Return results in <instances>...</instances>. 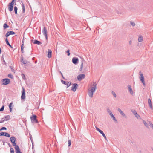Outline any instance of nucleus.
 <instances>
[{"instance_id":"nucleus-1","label":"nucleus","mask_w":153,"mask_h":153,"mask_svg":"<svg viewBox=\"0 0 153 153\" xmlns=\"http://www.w3.org/2000/svg\"><path fill=\"white\" fill-rule=\"evenodd\" d=\"M16 0H12L11 2L8 4V9L9 11L11 12L13 10V6L14 4V2Z\"/></svg>"},{"instance_id":"nucleus-2","label":"nucleus","mask_w":153,"mask_h":153,"mask_svg":"<svg viewBox=\"0 0 153 153\" xmlns=\"http://www.w3.org/2000/svg\"><path fill=\"white\" fill-rule=\"evenodd\" d=\"M37 116L35 115H33L30 117L31 122L32 123H39L37 119Z\"/></svg>"},{"instance_id":"nucleus-3","label":"nucleus","mask_w":153,"mask_h":153,"mask_svg":"<svg viewBox=\"0 0 153 153\" xmlns=\"http://www.w3.org/2000/svg\"><path fill=\"white\" fill-rule=\"evenodd\" d=\"M10 80L8 78H5L1 80V84L6 85L9 84L10 82Z\"/></svg>"},{"instance_id":"nucleus-4","label":"nucleus","mask_w":153,"mask_h":153,"mask_svg":"<svg viewBox=\"0 0 153 153\" xmlns=\"http://www.w3.org/2000/svg\"><path fill=\"white\" fill-rule=\"evenodd\" d=\"M107 110L108 113L110 115L111 117H112L113 118V120L116 123H117V121L115 117H114L111 111L109 109V108H107Z\"/></svg>"},{"instance_id":"nucleus-5","label":"nucleus","mask_w":153,"mask_h":153,"mask_svg":"<svg viewBox=\"0 0 153 153\" xmlns=\"http://www.w3.org/2000/svg\"><path fill=\"white\" fill-rule=\"evenodd\" d=\"M10 140L12 143L13 146L16 145V138L15 137H11L10 138Z\"/></svg>"},{"instance_id":"nucleus-6","label":"nucleus","mask_w":153,"mask_h":153,"mask_svg":"<svg viewBox=\"0 0 153 153\" xmlns=\"http://www.w3.org/2000/svg\"><path fill=\"white\" fill-rule=\"evenodd\" d=\"M25 90L24 88H22V95L21 96V99L22 100H24L25 99Z\"/></svg>"},{"instance_id":"nucleus-7","label":"nucleus","mask_w":153,"mask_h":153,"mask_svg":"<svg viewBox=\"0 0 153 153\" xmlns=\"http://www.w3.org/2000/svg\"><path fill=\"white\" fill-rule=\"evenodd\" d=\"M85 76L84 74H81L77 76V79L79 81H80L85 78Z\"/></svg>"},{"instance_id":"nucleus-8","label":"nucleus","mask_w":153,"mask_h":153,"mask_svg":"<svg viewBox=\"0 0 153 153\" xmlns=\"http://www.w3.org/2000/svg\"><path fill=\"white\" fill-rule=\"evenodd\" d=\"M78 86V84L76 83L73 84L71 88V90L73 91L74 92H75L76 91Z\"/></svg>"},{"instance_id":"nucleus-9","label":"nucleus","mask_w":153,"mask_h":153,"mask_svg":"<svg viewBox=\"0 0 153 153\" xmlns=\"http://www.w3.org/2000/svg\"><path fill=\"white\" fill-rule=\"evenodd\" d=\"M97 88V84L95 82L93 83V85L90 90L95 91Z\"/></svg>"},{"instance_id":"nucleus-10","label":"nucleus","mask_w":153,"mask_h":153,"mask_svg":"<svg viewBox=\"0 0 153 153\" xmlns=\"http://www.w3.org/2000/svg\"><path fill=\"white\" fill-rule=\"evenodd\" d=\"M13 146H15V149L16 153H22L19 146L17 145H16Z\"/></svg>"},{"instance_id":"nucleus-11","label":"nucleus","mask_w":153,"mask_h":153,"mask_svg":"<svg viewBox=\"0 0 153 153\" xmlns=\"http://www.w3.org/2000/svg\"><path fill=\"white\" fill-rule=\"evenodd\" d=\"M72 62L73 64L76 65L78 63V59L77 57H74L72 58Z\"/></svg>"},{"instance_id":"nucleus-12","label":"nucleus","mask_w":153,"mask_h":153,"mask_svg":"<svg viewBox=\"0 0 153 153\" xmlns=\"http://www.w3.org/2000/svg\"><path fill=\"white\" fill-rule=\"evenodd\" d=\"M132 112L133 113V114L137 118V119H140V117L139 115L136 112V111L135 110H131Z\"/></svg>"},{"instance_id":"nucleus-13","label":"nucleus","mask_w":153,"mask_h":153,"mask_svg":"<svg viewBox=\"0 0 153 153\" xmlns=\"http://www.w3.org/2000/svg\"><path fill=\"white\" fill-rule=\"evenodd\" d=\"M95 91H91L89 89L88 90V93L89 96L91 98H92L93 97V94Z\"/></svg>"},{"instance_id":"nucleus-14","label":"nucleus","mask_w":153,"mask_h":153,"mask_svg":"<svg viewBox=\"0 0 153 153\" xmlns=\"http://www.w3.org/2000/svg\"><path fill=\"white\" fill-rule=\"evenodd\" d=\"M33 41H34L33 43L34 44H37L39 45H41L42 44V42H40V41L36 40L35 39L34 40H31V42H32Z\"/></svg>"},{"instance_id":"nucleus-15","label":"nucleus","mask_w":153,"mask_h":153,"mask_svg":"<svg viewBox=\"0 0 153 153\" xmlns=\"http://www.w3.org/2000/svg\"><path fill=\"white\" fill-rule=\"evenodd\" d=\"M139 79L143 83V85L144 86H146V84L144 81V77H139Z\"/></svg>"},{"instance_id":"nucleus-16","label":"nucleus","mask_w":153,"mask_h":153,"mask_svg":"<svg viewBox=\"0 0 153 153\" xmlns=\"http://www.w3.org/2000/svg\"><path fill=\"white\" fill-rule=\"evenodd\" d=\"M1 136H4L8 137H10V134L7 132H1Z\"/></svg>"},{"instance_id":"nucleus-17","label":"nucleus","mask_w":153,"mask_h":153,"mask_svg":"<svg viewBox=\"0 0 153 153\" xmlns=\"http://www.w3.org/2000/svg\"><path fill=\"white\" fill-rule=\"evenodd\" d=\"M128 88L130 93L132 95L133 94V92L131 88V86L130 85H128Z\"/></svg>"},{"instance_id":"nucleus-18","label":"nucleus","mask_w":153,"mask_h":153,"mask_svg":"<svg viewBox=\"0 0 153 153\" xmlns=\"http://www.w3.org/2000/svg\"><path fill=\"white\" fill-rule=\"evenodd\" d=\"M148 103L149 105V107L151 109H153V107L152 106V105L151 102V99L150 98L148 99Z\"/></svg>"},{"instance_id":"nucleus-19","label":"nucleus","mask_w":153,"mask_h":153,"mask_svg":"<svg viewBox=\"0 0 153 153\" xmlns=\"http://www.w3.org/2000/svg\"><path fill=\"white\" fill-rule=\"evenodd\" d=\"M48 53L47 55V57L49 58H50L51 57L52 55V51L51 50L48 49Z\"/></svg>"},{"instance_id":"nucleus-20","label":"nucleus","mask_w":153,"mask_h":153,"mask_svg":"<svg viewBox=\"0 0 153 153\" xmlns=\"http://www.w3.org/2000/svg\"><path fill=\"white\" fill-rule=\"evenodd\" d=\"M118 111L124 117H125V118H126V116L125 114L123 112V111L119 108L117 109Z\"/></svg>"},{"instance_id":"nucleus-21","label":"nucleus","mask_w":153,"mask_h":153,"mask_svg":"<svg viewBox=\"0 0 153 153\" xmlns=\"http://www.w3.org/2000/svg\"><path fill=\"white\" fill-rule=\"evenodd\" d=\"M42 32L44 35L47 34V30L45 27H44Z\"/></svg>"},{"instance_id":"nucleus-22","label":"nucleus","mask_w":153,"mask_h":153,"mask_svg":"<svg viewBox=\"0 0 153 153\" xmlns=\"http://www.w3.org/2000/svg\"><path fill=\"white\" fill-rule=\"evenodd\" d=\"M10 115H7L4 116V120L5 121H8L10 120Z\"/></svg>"},{"instance_id":"nucleus-23","label":"nucleus","mask_w":153,"mask_h":153,"mask_svg":"<svg viewBox=\"0 0 153 153\" xmlns=\"http://www.w3.org/2000/svg\"><path fill=\"white\" fill-rule=\"evenodd\" d=\"M5 42L11 48H13V47L9 43L8 39L7 38H6L5 39Z\"/></svg>"},{"instance_id":"nucleus-24","label":"nucleus","mask_w":153,"mask_h":153,"mask_svg":"<svg viewBox=\"0 0 153 153\" xmlns=\"http://www.w3.org/2000/svg\"><path fill=\"white\" fill-rule=\"evenodd\" d=\"M22 13H24L25 12V8L24 4L22 1Z\"/></svg>"},{"instance_id":"nucleus-25","label":"nucleus","mask_w":153,"mask_h":153,"mask_svg":"<svg viewBox=\"0 0 153 153\" xmlns=\"http://www.w3.org/2000/svg\"><path fill=\"white\" fill-rule=\"evenodd\" d=\"M82 61H81V64L80 65V71H81L83 68V61H84V59L83 58H81Z\"/></svg>"},{"instance_id":"nucleus-26","label":"nucleus","mask_w":153,"mask_h":153,"mask_svg":"<svg viewBox=\"0 0 153 153\" xmlns=\"http://www.w3.org/2000/svg\"><path fill=\"white\" fill-rule=\"evenodd\" d=\"M21 62L24 64H26L27 63V62L25 60H24V58L22 56V54L21 55Z\"/></svg>"},{"instance_id":"nucleus-27","label":"nucleus","mask_w":153,"mask_h":153,"mask_svg":"<svg viewBox=\"0 0 153 153\" xmlns=\"http://www.w3.org/2000/svg\"><path fill=\"white\" fill-rule=\"evenodd\" d=\"M71 84V82L70 81H69L68 83H66L67 86L66 88H68Z\"/></svg>"},{"instance_id":"nucleus-28","label":"nucleus","mask_w":153,"mask_h":153,"mask_svg":"<svg viewBox=\"0 0 153 153\" xmlns=\"http://www.w3.org/2000/svg\"><path fill=\"white\" fill-rule=\"evenodd\" d=\"M14 12L15 13L16 15L18 14L17 13V10H18V8L16 6H15L14 7Z\"/></svg>"},{"instance_id":"nucleus-29","label":"nucleus","mask_w":153,"mask_h":153,"mask_svg":"<svg viewBox=\"0 0 153 153\" xmlns=\"http://www.w3.org/2000/svg\"><path fill=\"white\" fill-rule=\"evenodd\" d=\"M143 40V37L142 36H140L138 39V41L139 42H141Z\"/></svg>"},{"instance_id":"nucleus-30","label":"nucleus","mask_w":153,"mask_h":153,"mask_svg":"<svg viewBox=\"0 0 153 153\" xmlns=\"http://www.w3.org/2000/svg\"><path fill=\"white\" fill-rule=\"evenodd\" d=\"M3 27L4 29H6L7 28L9 27V26L6 23L4 24Z\"/></svg>"},{"instance_id":"nucleus-31","label":"nucleus","mask_w":153,"mask_h":153,"mask_svg":"<svg viewBox=\"0 0 153 153\" xmlns=\"http://www.w3.org/2000/svg\"><path fill=\"white\" fill-rule=\"evenodd\" d=\"M7 32L10 35H14L15 34V33L13 31H8Z\"/></svg>"},{"instance_id":"nucleus-32","label":"nucleus","mask_w":153,"mask_h":153,"mask_svg":"<svg viewBox=\"0 0 153 153\" xmlns=\"http://www.w3.org/2000/svg\"><path fill=\"white\" fill-rule=\"evenodd\" d=\"M143 123L144 124L145 126L147 128H149V126L147 123L144 120H143Z\"/></svg>"},{"instance_id":"nucleus-33","label":"nucleus","mask_w":153,"mask_h":153,"mask_svg":"<svg viewBox=\"0 0 153 153\" xmlns=\"http://www.w3.org/2000/svg\"><path fill=\"white\" fill-rule=\"evenodd\" d=\"M9 108H13V103L12 102H11L9 105Z\"/></svg>"},{"instance_id":"nucleus-34","label":"nucleus","mask_w":153,"mask_h":153,"mask_svg":"<svg viewBox=\"0 0 153 153\" xmlns=\"http://www.w3.org/2000/svg\"><path fill=\"white\" fill-rule=\"evenodd\" d=\"M4 105H3L1 107V108L0 109V111H1V112L3 111L4 110Z\"/></svg>"},{"instance_id":"nucleus-35","label":"nucleus","mask_w":153,"mask_h":153,"mask_svg":"<svg viewBox=\"0 0 153 153\" xmlns=\"http://www.w3.org/2000/svg\"><path fill=\"white\" fill-rule=\"evenodd\" d=\"M1 60H3V62H4V64L5 65H6V62L5 60H4V58H3V55H2V57H1Z\"/></svg>"},{"instance_id":"nucleus-36","label":"nucleus","mask_w":153,"mask_h":153,"mask_svg":"<svg viewBox=\"0 0 153 153\" xmlns=\"http://www.w3.org/2000/svg\"><path fill=\"white\" fill-rule=\"evenodd\" d=\"M21 76L22 78V79H24V80L25 79V76L24 74L22 73L21 74Z\"/></svg>"},{"instance_id":"nucleus-37","label":"nucleus","mask_w":153,"mask_h":153,"mask_svg":"<svg viewBox=\"0 0 153 153\" xmlns=\"http://www.w3.org/2000/svg\"><path fill=\"white\" fill-rule=\"evenodd\" d=\"M101 134L103 136V137H104V138L107 141V139L106 138V136L105 135V134H104V133L103 132H102V133Z\"/></svg>"},{"instance_id":"nucleus-38","label":"nucleus","mask_w":153,"mask_h":153,"mask_svg":"<svg viewBox=\"0 0 153 153\" xmlns=\"http://www.w3.org/2000/svg\"><path fill=\"white\" fill-rule=\"evenodd\" d=\"M8 76L9 77L11 78V79H13V76L12 74H9L8 75Z\"/></svg>"},{"instance_id":"nucleus-39","label":"nucleus","mask_w":153,"mask_h":153,"mask_svg":"<svg viewBox=\"0 0 153 153\" xmlns=\"http://www.w3.org/2000/svg\"><path fill=\"white\" fill-rule=\"evenodd\" d=\"M10 153H14V149L12 148H11L10 149Z\"/></svg>"},{"instance_id":"nucleus-40","label":"nucleus","mask_w":153,"mask_h":153,"mask_svg":"<svg viewBox=\"0 0 153 153\" xmlns=\"http://www.w3.org/2000/svg\"><path fill=\"white\" fill-rule=\"evenodd\" d=\"M6 129H7V128L6 127H1L0 129V131H1L3 130H6Z\"/></svg>"},{"instance_id":"nucleus-41","label":"nucleus","mask_w":153,"mask_h":153,"mask_svg":"<svg viewBox=\"0 0 153 153\" xmlns=\"http://www.w3.org/2000/svg\"><path fill=\"white\" fill-rule=\"evenodd\" d=\"M111 93L115 97H116V95L115 93V92H114V91H112V92H111Z\"/></svg>"},{"instance_id":"nucleus-42","label":"nucleus","mask_w":153,"mask_h":153,"mask_svg":"<svg viewBox=\"0 0 153 153\" xmlns=\"http://www.w3.org/2000/svg\"><path fill=\"white\" fill-rule=\"evenodd\" d=\"M149 125L153 129V124L150 122L149 121Z\"/></svg>"},{"instance_id":"nucleus-43","label":"nucleus","mask_w":153,"mask_h":153,"mask_svg":"<svg viewBox=\"0 0 153 153\" xmlns=\"http://www.w3.org/2000/svg\"><path fill=\"white\" fill-rule=\"evenodd\" d=\"M61 82L63 84L65 85L67 83L65 81H64L62 80H61Z\"/></svg>"},{"instance_id":"nucleus-44","label":"nucleus","mask_w":153,"mask_h":153,"mask_svg":"<svg viewBox=\"0 0 153 153\" xmlns=\"http://www.w3.org/2000/svg\"><path fill=\"white\" fill-rule=\"evenodd\" d=\"M71 144V142L70 140H68V146H69Z\"/></svg>"},{"instance_id":"nucleus-45","label":"nucleus","mask_w":153,"mask_h":153,"mask_svg":"<svg viewBox=\"0 0 153 153\" xmlns=\"http://www.w3.org/2000/svg\"><path fill=\"white\" fill-rule=\"evenodd\" d=\"M139 75H140V77H143L144 76H143V73L141 72L140 71L139 72Z\"/></svg>"},{"instance_id":"nucleus-46","label":"nucleus","mask_w":153,"mask_h":153,"mask_svg":"<svg viewBox=\"0 0 153 153\" xmlns=\"http://www.w3.org/2000/svg\"><path fill=\"white\" fill-rule=\"evenodd\" d=\"M139 75H140V77H143L144 76H143V73L141 72L140 71L139 72Z\"/></svg>"},{"instance_id":"nucleus-47","label":"nucleus","mask_w":153,"mask_h":153,"mask_svg":"<svg viewBox=\"0 0 153 153\" xmlns=\"http://www.w3.org/2000/svg\"><path fill=\"white\" fill-rule=\"evenodd\" d=\"M10 35L9 34L8 32L7 31V33H6V34H5V37L7 38H7V37H8V36H10Z\"/></svg>"},{"instance_id":"nucleus-48","label":"nucleus","mask_w":153,"mask_h":153,"mask_svg":"<svg viewBox=\"0 0 153 153\" xmlns=\"http://www.w3.org/2000/svg\"><path fill=\"white\" fill-rule=\"evenodd\" d=\"M24 48V42L23 40L22 41V44L21 45V48Z\"/></svg>"},{"instance_id":"nucleus-49","label":"nucleus","mask_w":153,"mask_h":153,"mask_svg":"<svg viewBox=\"0 0 153 153\" xmlns=\"http://www.w3.org/2000/svg\"><path fill=\"white\" fill-rule=\"evenodd\" d=\"M130 24L132 26H135V23L133 22H130Z\"/></svg>"},{"instance_id":"nucleus-50","label":"nucleus","mask_w":153,"mask_h":153,"mask_svg":"<svg viewBox=\"0 0 153 153\" xmlns=\"http://www.w3.org/2000/svg\"><path fill=\"white\" fill-rule=\"evenodd\" d=\"M66 52L67 53V55L68 56H69L70 55V53L69 50H68L67 51H66Z\"/></svg>"},{"instance_id":"nucleus-51","label":"nucleus","mask_w":153,"mask_h":153,"mask_svg":"<svg viewBox=\"0 0 153 153\" xmlns=\"http://www.w3.org/2000/svg\"><path fill=\"white\" fill-rule=\"evenodd\" d=\"M30 140H31L32 143V146H33V139L32 138V137H31V136H30Z\"/></svg>"},{"instance_id":"nucleus-52","label":"nucleus","mask_w":153,"mask_h":153,"mask_svg":"<svg viewBox=\"0 0 153 153\" xmlns=\"http://www.w3.org/2000/svg\"><path fill=\"white\" fill-rule=\"evenodd\" d=\"M24 48H21V52L22 53H24Z\"/></svg>"},{"instance_id":"nucleus-53","label":"nucleus","mask_w":153,"mask_h":153,"mask_svg":"<svg viewBox=\"0 0 153 153\" xmlns=\"http://www.w3.org/2000/svg\"><path fill=\"white\" fill-rule=\"evenodd\" d=\"M98 131L100 132V133L101 134L102 133V132H103V131L101 130L100 129V130H99V131Z\"/></svg>"},{"instance_id":"nucleus-54","label":"nucleus","mask_w":153,"mask_h":153,"mask_svg":"<svg viewBox=\"0 0 153 153\" xmlns=\"http://www.w3.org/2000/svg\"><path fill=\"white\" fill-rule=\"evenodd\" d=\"M44 35L45 36V37L46 39V40H48L47 34H46V35Z\"/></svg>"},{"instance_id":"nucleus-55","label":"nucleus","mask_w":153,"mask_h":153,"mask_svg":"<svg viewBox=\"0 0 153 153\" xmlns=\"http://www.w3.org/2000/svg\"><path fill=\"white\" fill-rule=\"evenodd\" d=\"M95 128H96V129L98 131H99V130H100V129L98 128L97 127L95 126Z\"/></svg>"},{"instance_id":"nucleus-56","label":"nucleus","mask_w":153,"mask_h":153,"mask_svg":"<svg viewBox=\"0 0 153 153\" xmlns=\"http://www.w3.org/2000/svg\"><path fill=\"white\" fill-rule=\"evenodd\" d=\"M10 68H11V71H14V69H13V68L12 67V66H11L10 67Z\"/></svg>"},{"instance_id":"nucleus-57","label":"nucleus","mask_w":153,"mask_h":153,"mask_svg":"<svg viewBox=\"0 0 153 153\" xmlns=\"http://www.w3.org/2000/svg\"><path fill=\"white\" fill-rule=\"evenodd\" d=\"M13 108H9L10 112H12V109H13Z\"/></svg>"},{"instance_id":"nucleus-58","label":"nucleus","mask_w":153,"mask_h":153,"mask_svg":"<svg viewBox=\"0 0 153 153\" xmlns=\"http://www.w3.org/2000/svg\"><path fill=\"white\" fill-rule=\"evenodd\" d=\"M132 41L131 40H130L129 42V44L130 45H131L132 44Z\"/></svg>"},{"instance_id":"nucleus-59","label":"nucleus","mask_w":153,"mask_h":153,"mask_svg":"<svg viewBox=\"0 0 153 153\" xmlns=\"http://www.w3.org/2000/svg\"><path fill=\"white\" fill-rule=\"evenodd\" d=\"M61 76H62V78H63L64 79V80H65V79H65V78L63 76V74H62V75H61Z\"/></svg>"},{"instance_id":"nucleus-60","label":"nucleus","mask_w":153,"mask_h":153,"mask_svg":"<svg viewBox=\"0 0 153 153\" xmlns=\"http://www.w3.org/2000/svg\"><path fill=\"white\" fill-rule=\"evenodd\" d=\"M4 120H2L1 121H0V123L4 122Z\"/></svg>"},{"instance_id":"nucleus-61","label":"nucleus","mask_w":153,"mask_h":153,"mask_svg":"<svg viewBox=\"0 0 153 153\" xmlns=\"http://www.w3.org/2000/svg\"><path fill=\"white\" fill-rule=\"evenodd\" d=\"M8 145L10 147H12V146L9 143H8Z\"/></svg>"},{"instance_id":"nucleus-62","label":"nucleus","mask_w":153,"mask_h":153,"mask_svg":"<svg viewBox=\"0 0 153 153\" xmlns=\"http://www.w3.org/2000/svg\"><path fill=\"white\" fill-rule=\"evenodd\" d=\"M59 73L61 74L62 75V72H61V71H59Z\"/></svg>"},{"instance_id":"nucleus-63","label":"nucleus","mask_w":153,"mask_h":153,"mask_svg":"<svg viewBox=\"0 0 153 153\" xmlns=\"http://www.w3.org/2000/svg\"><path fill=\"white\" fill-rule=\"evenodd\" d=\"M32 52V51H30V54H29L30 55H31L32 54V53H31Z\"/></svg>"},{"instance_id":"nucleus-64","label":"nucleus","mask_w":153,"mask_h":153,"mask_svg":"<svg viewBox=\"0 0 153 153\" xmlns=\"http://www.w3.org/2000/svg\"><path fill=\"white\" fill-rule=\"evenodd\" d=\"M4 118H2L1 119V121L2 120H4Z\"/></svg>"}]
</instances>
